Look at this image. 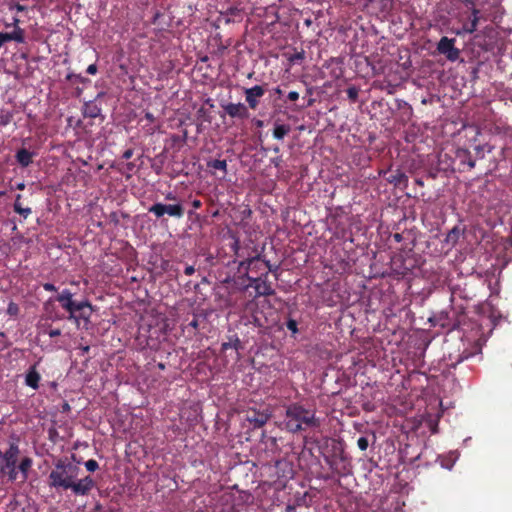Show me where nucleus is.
Listing matches in <instances>:
<instances>
[{
  "instance_id": "obj_1",
  "label": "nucleus",
  "mask_w": 512,
  "mask_h": 512,
  "mask_svg": "<svg viewBox=\"0 0 512 512\" xmlns=\"http://www.w3.org/2000/svg\"><path fill=\"white\" fill-rule=\"evenodd\" d=\"M79 472L78 466L67 459H59L48 475V485L57 492L70 490L75 496H88L96 482L90 475L78 478Z\"/></svg>"
},
{
  "instance_id": "obj_2",
  "label": "nucleus",
  "mask_w": 512,
  "mask_h": 512,
  "mask_svg": "<svg viewBox=\"0 0 512 512\" xmlns=\"http://www.w3.org/2000/svg\"><path fill=\"white\" fill-rule=\"evenodd\" d=\"M285 428L291 433H298L310 428H318L321 421L316 417V411L306 408L301 403L295 402L285 408Z\"/></svg>"
},
{
  "instance_id": "obj_3",
  "label": "nucleus",
  "mask_w": 512,
  "mask_h": 512,
  "mask_svg": "<svg viewBox=\"0 0 512 512\" xmlns=\"http://www.w3.org/2000/svg\"><path fill=\"white\" fill-rule=\"evenodd\" d=\"M327 447H330V451L328 454H323V457L331 471L339 477L350 475L352 473L351 459L346 454L343 444L331 439L327 441Z\"/></svg>"
},
{
  "instance_id": "obj_4",
  "label": "nucleus",
  "mask_w": 512,
  "mask_h": 512,
  "mask_svg": "<svg viewBox=\"0 0 512 512\" xmlns=\"http://www.w3.org/2000/svg\"><path fill=\"white\" fill-rule=\"evenodd\" d=\"M461 3L470 11L469 22L463 24L462 28L456 31L457 35L472 34L477 30L481 11L478 7V0H460Z\"/></svg>"
},
{
  "instance_id": "obj_5",
  "label": "nucleus",
  "mask_w": 512,
  "mask_h": 512,
  "mask_svg": "<svg viewBox=\"0 0 512 512\" xmlns=\"http://www.w3.org/2000/svg\"><path fill=\"white\" fill-rule=\"evenodd\" d=\"M149 213H152L156 218H161L165 214L171 217L180 219L184 216L185 210L182 204H163L160 202L154 203L148 209Z\"/></svg>"
},
{
  "instance_id": "obj_6",
  "label": "nucleus",
  "mask_w": 512,
  "mask_h": 512,
  "mask_svg": "<svg viewBox=\"0 0 512 512\" xmlns=\"http://www.w3.org/2000/svg\"><path fill=\"white\" fill-rule=\"evenodd\" d=\"M75 318H68V320L73 321L77 327H80L81 322H83V327L88 329L91 323V316L94 311L93 305L88 301H80L74 307Z\"/></svg>"
},
{
  "instance_id": "obj_7",
  "label": "nucleus",
  "mask_w": 512,
  "mask_h": 512,
  "mask_svg": "<svg viewBox=\"0 0 512 512\" xmlns=\"http://www.w3.org/2000/svg\"><path fill=\"white\" fill-rule=\"evenodd\" d=\"M248 280L251 282V286L255 288V297L272 296L275 294V290L272 288L271 283L268 281L267 271L258 277H248Z\"/></svg>"
},
{
  "instance_id": "obj_8",
  "label": "nucleus",
  "mask_w": 512,
  "mask_h": 512,
  "mask_svg": "<svg viewBox=\"0 0 512 512\" xmlns=\"http://www.w3.org/2000/svg\"><path fill=\"white\" fill-rule=\"evenodd\" d=\"M455 42V38L443 36L437 43V51L451 62L458 60L460 56V50L455 47Z\"/></svg>"
},
{
  "instance_id": "obj_9",
  "label": "nucleus",
  "mask_w": 512,
  "mask_h": 512,
  "mask_svg": "<svg viewBox=\"0 0 512 512\" xmlns=\"http://www.w3.org/2000/svg\"><path fill=\"white\" fill-rule=\"evenodd\" d=\"M20 450L16 443H10L9 448L5 451V457L0 462V473L5 474L6 471L17 466Z\"/></svg>"
},
{
  "instance_id": "obj_10",
  "label": "nucleus",
  "mask_w": 512,
  "mask_h": 512,
  "mask_svg": "<svg viewBox=\"0 0 512 512\" xmlns=\"http://www.w3.org/2000/svg\"><path fill=\"white\" fill-rule=\"evenodd\" d=\"M221 108L224 110L225 114L230 116L231 118L245 120L250 117V113L248 107L243 103H221Z\"/></svg>"
},
{
  "instance_id": "obj_11",
  "label": "nucleus",
  "mask_w": 512,
  "mask_h": 512,
  "mask_svg": "<svg viewBox=\"0 0 512 512\" xmlns=\"http://www.w3.org/2000/svg\"><path fill=\"white\" fill-rule=\"evenodd\" d=\"M271 414L266 410L249 409L246 412V421H248L253 428H261L270 419Z\"/></svg>"
},
{
  "instance_id": "obj_12",
  "label": "nucleus",
  "mask_w": 512,
  "mask_h": 512,
  "mask_svg": "<svg viewBox=\"0 0 512 512\" xmlns=\"http://www.w3.org/2000/svg\"><path fill=\"white\" fill-rule=\"evenodd\" d=\"M266 90L263 86L255 85L251 88H247L244 91L245 101L248 104V107L251 109H256L259 105V99L264 96Z\"/></svg>"
},
{
  "instance_id": "obj_13",
  "label": "nucleus",
  "mask_w": 512,
  "mask_h": 512,
  "mask_svg": "<svg viewBox=\"0 0 512 512\" xmlns=\"http://www.w3.org/2000/svg\"><path fill=\"white\" fill-rule=\"evenodd\" d=\"M394 271L401 277H406L414 268V261L412 259L394 258L393 261Z\"/></svg>"
},
{
  "instance_id": "obj_14",
  "label": "nucleus",
  "mask_w": 512,
  "mask_h": 512,
  "mask_svg": "<svg viewBox=\"0 0 512 512\" xmlns=\"http://www.w3.org/2000/svg\"><path fill=\"white\" fill-rule=\"evenodd\" d=\"M101 107L95 101L85 102L82 108V114L84 118H97L100 117L101 121L104 120V116L102 115Z\"/></svg>"
},
{
  "instance_id": "obj_15",
  "label": "nucleus",
  "mask_w": 512,
  "mask_h": 512,
  "mask_svg": "<svg viewBox=\"0 0 512 512\" xmlns=\"http://www.w3.org/2000/svg\"><path fill=\"white\" fill-rule=\"evenodd\" d=\"M40 380L41 375L36 369V364L30 366L25 375V384L33 390H37L39 388Z\"/></svg>"
},
{
  "instance_id": "obj_16",
  "label": "nucleus",
  "mask_w": 512,
  "mask_h": 512,
  "mask_svg": "<svg viewBox=\"0 0 512 512\" xmlns=\"http://www.w3.org/2000/svg\"><path fill=\"white\" fill-rule=\"evenodd\" d=\"M249 271L254 272L256 274H263L265 273V266L263 261L261 260L260 255H256L249 258L248 266L246 267V278L251 277L249 275Z\"/></svg>"
},
{
  "instance_id": "obj_17",
  "label": "nucleus",
  "mask_w": 512,
  "mask_h": 512,
  "mask_svg": "<svg viewBox=\"0 0 512 512\" xmlns=\"http://www.w3.org/2000/svg\"><path fill=\"white\" fill-rule=\"evenodd\" d=\"M387 181L395 187L406 188L408 185V176L400 169L392 171L387 177Z\"/></svg>"
},
{
  "instance_id": "obj_18",
  "label": "nucleus",
  "mask_w": 512,
  "mask_h": 512,
  "mask_svg": "<svg viewBox=\"0 0 512 512\" xmlns=\"http://www.w3.org/2000/svg\"><path fill=\"white\" fill-rule=\"evenodd\" d=\"M34 153L25 148H21L16 152L15 158L21 167H28L33 162Z\"/></svg>"
},
{
  "instance_id": "obj_19",
  "label": "nucleus",
  "mask_w": 512,
  "mask_h": 512,
  "mask_svg": "<svg viewBox=\"0 0 512 512\" xmlns=\"http://www.w3.org/2000/svg\"><path fill=\"white\" fill-rule=\"evenodd\" d=\"M291 132V126L289 124L279 123L275 121L273 128V138L276 140H282Z\"/></svg>"
},
{
  "instance_id": "obj_20",
  "label": "nucleus",
  "mask_w": 512,
  "mask_h": 512,
  "mask_svg": "<svg viewBox=\"0 0 512 512\" xmlns=\"http://www.w3.org/2000/svg\"><path fill=\"white\" fill-rule=\"evenodd\" d=\"M56 301H58L61 305V307L66 311L68 312V318H75V313H74V307L76 306V304L78 303L77 301L73 300V299H70V298H64V297H60V296H57Z\"/></svg>"
},
{
  "instance_id": "obj_21",
  "label": "nucleus",
  "mask_w": 512,
  "mask_h": 512,
  "mask_svg": "<svg viewBox=\"0 0 512 512\" xmlns=\"http://www.w3.org/2000/svg\"><path fill=\"white\" fill-rule=\"evenodd\" d=\"M463 234V230L459 226H454L446 235L444 242L454 247L458 241L460 236Z\"/></svg>"
},
{
  "instance_id": "obj_22",
  "label": "nucleus",
  "mask_w": 512,
  "mask_h": 512,
  "mask_svg": "<svg viewBox=\"0 0 512 512\" xmlns=\"http://www.w3.org/2000/svg\"><path fill=\"white\" fill-rule=\"evenodd\" d=\"M32 466V459L29 457H24L19 465L17 466V469L21 472V481L24 482L28 478V471Z\"/></svg>"
},
{
  "instance_id": "obj_23",
  "label": "nucleus",
  "mask_w": 512,
  "mask_h": 512,
  "mask_svg": "<svg viewBox=\"0 0 512 512\" xmlns=\"http://www.w3.org/2000/svg\"><path fill=\"white\" fill-rule=\"evenodd\" d=\"M40 333L48 335L50 338H55L61 335V329L53 328L51 325L43 324L39 327Z\"/></svg>"
},
{
  "instance_id": "obj_24",
  "label": "nucleus",
  "mask_w": 512,
  "mask_h": 512,
  "mask_svg": "<svg viewBox=\"0 0 512 512\" xmlns=\"http://www.w3.org/2000/svg\"><path fill=\"white\" fill-rule=\"evenodd\" d=\"M207 166L209 168L222 171L224 175L227 173L226 160H219V159L211 160V161H208Z\"/></svg>"
},
{
  "instance_id": "obj_25",
  "label": "nucleus",
  "mask_w": 512,
  "mask_h": 512,
  "mask_svg": "<svg viewBox=\"0 0 512 512\" xmlns=\"http://www.w3.org/2000/svg\"><path fill=\"white\" fill-rule=\"evenodd\" d=\"M305 58V51L301 49L300 51H294L292 54H287V59L291 64H299Z\"/></svg>"
},
{
  "instance_id": "obj_26",
  "label": "nucleus",
  "mask_w": 512,
  "mask_h": 512,
  "mask_svg": "<svg viewBox=\"0 0 512 512\" xmlns=\"http://www.w3.org/2000/svg\"><path fill=\"white\" fill-rule=\"evenodd\" d=\"M230 348H233L236 351L242 348L241 341L239 340L238 337H235L233 340H230L229 342H224L221 344L222 351H226Z\"/></svg>"
},
{
  "instance_id": "obj_27",
  "label": "nucleus",
  "mask_w": 512,
  "mask_h": 512,
  "mask_svg": "<svg viewBox=\"0 0 512 512\" xmlns=\"http://www.w3.org/2000/svg\"><path fill=\"white\" fill-rule=\"evenodd\" d=\"M11 34L12 41H15L17 43H24L25 42V30L23 28H17L13 29Z\"/></svg>"
},
{
  "instance_id": "obj_28",
  "label": "nucleus",
  "mask_w": 512,
  "mask_h": 512,
  "mask_svg": "<svg viewBox=\"0 0 512 512\" xmlns=\"http://www.w3.org/2000/svg\"><path fill=\"white\" fill-rule=\"evenodd\" d=\"M13 119V113L7 110H1L0 127L7 126Z\"/></svg>"
},
{
  "instance_id": "obj_29",
  "label": "nucleus",
  "mask_w": 512,
  "mask_h": 512,
  "mask_svg": "<svg viewBox=\"0 0 512 512\" xmlns=\"http://www.w3.org/2000/svg\"><path fill=\"white\" fill-rule=\"evenodd\" d=\"M286 327L289 331H291V336L292 337H295L296 334L299 332V329H298V323L296 320L292 319V318H288L287 321H286Z\"/></svg>"
},
{
  "instance_id": "obj_30",
  "label": "nucleus",
  "mask_w": 512,
  "mask_h": 512,
  "mask_svg": "<svg viewBox=\"0 0 512 512\" xmlns=\"http://www.w3.org/2000/svg\"><path fill=\"white\" fill-rule=\"evenodd\" d=\"M349 100L355 103L358 100L359 89L356 86H350L346 90Z\"/></svg>"
},
{
  "instance_id": "obj_31",
  "label": "nucleus",
  "mask_w": 512,
  "mask_h": 512,
  "mask_svg": "<svg viewBox=\"0 0 512 512\" xmlns=\"http://www.w3.org/2000/svg\"><path fill=\"white\" fill-rule=\"evenodd\" d=\"M7 7L10 11L16 10L18 12H24L28 10V7L25 5H22L20 3H16L14 1H10L7 3Z\"/></svg>"
},
{
  "instance_id": "obj_32",
  "label": "nucleus",
  "mask_w": 512,
  "mask_h": 512,
  "mask_svg": "<svg viewBox=\"0 0 512 512\" xmlns=\"http://www.w3.org/2000/svg\"><path fill=\"white\" fill-rule=\"evenodd\" d=\"M88 472H95L99 468V464L95 459H89L84 463Z\"/></svg>"
},
{
  "instance_id": "obj_33",
  "label": "nucleus",
  "mask_w": 512,
  "mask_h": 512,
  "mask_svg": "<svg viewBox=\"0 0 512 512\" xmlns=\"http://www.w3.org/2000/svg\"><path fill=\"white\" fill-rule=\"evenodd\" d=\"M19 306L15 302L11 301L7 307V314L10 316H17L19 314Z\"/></svg>"
},
{
  "instance_id": "obj_34",
  "label": "nucleus",
  "mask_w": 512,
  "mask_h": 512,
  "mask_svg": "<svg viewBox=\"0 0 512 512\" xmlns=\"http://www.w3.org/2000/svg\"><path fill=\"white\" fill-rule=\"evenodd\" d=\"M4 475H7L8 481H10V482L16 481L18 479L17 466L6 471V473Z\"/></svg>"
},
{
  "instance_id": "obj_35",
  "label": "nucleus",
  "mask_w": 512,
  "mask_h": 512,
  "mask_svg": "<svg viewBox=\"0 0 512 512\" xmlns=\"http://www.w3.org/2000/svg\"><path fill=\"white\" fill-rule=\"evenodd\" d=\"M12 41L10 32H0V48L6 43Z\"/></svg>"
},
{
  "instance_id": "obj_36",
  "label": "nucleus",
  "mask_w": 512,
  "mask_h": 512,
  "mask_svg": "<svg viewBox=\"0 0 512 512\" xmlns=\"http://www.w3.org/2000/svg\"><path fill=\"white\" fill-rule=\"evenodd\" d=\"M360 450L365 451L369 446V441L366 437H360L357 441Z\"/></svg>"
},
{
  "instance_id": "obj_37",
  "label": "nucleus",
  "mask_w": 512,
  "mask_h": 512,
  "mask_svg": "<svg viewBox=\"0 0 512 512\" xmlns=\"http://www.w3.org/2000/svg\"><path fill=\"white\" fill-rule=\"evenodd\" d=\"M6 28L13 27V29L21 28L20 27V19L17 16L12 18L11 23H4Z\"/></svg>"
},
{
  "instance_id": "obj_38",
  "label": "nucleus",
  "mask_w": 512,
  "mask_h": 512,
  "mask_svg": "<svg viewBox=\"0 0 512 512\" xmlns=\"http://www.w3.org/2000/svg\"><path fill=\"white\" fill-rule=\"evenodd\" d=\"M75 128L82 129L85 133H91V129L88 127V124L84 123L83 120H77Z\"/></svg>"
},
{
  "instance_id": "obj_39",
  "label": "nucleus",
  "mask_w": 512,
  "mask_h": 512,
  "mask_svg": "<svg viewBox=\"0 0 512 512\" xmlns=\"http://www.w3.org/2000/svg\"><path fill=\"white\" fill-rule=\"evenodd\" d=\"M67 79L72 81L73 79H75L76 81L80 82V83H85L87 81L86 78H84L83 76L79 75V74H69L67 76Z\"/></svg>"
},
{
  "instance_id": "obj_40",
  "label": "nucleus",
  "mask_w": 512,
  "mask_h": 512,
  "mask_svg": "<svg viewBox=\"0 0 512 512\" xmlns=\"http://www.w3.org/2000/svg\"><path fill=\"white\" fill-rule=\"evenodd\" d=\"M67 79L72 81L73 79H75L76 81L80 82V83H85L87 81L86 78H84L83 76L79 75V74H69L67 76Z\"/></svg>"
},
{
  "instance_id": "obj_41",
  "label": "nucleus",
  "mask_w": 512,
  "mask_h": 512,
  "mask_svg": "<svg viewBox=\"0 0 512 512\" xmlns=\"http://www.w3.org/2000/svg\"><path fill=\"white\" fill-rule=\"evenodd\" d=\"M231 249L233 250L235 255H237V256L239 255V250H240V240H239V238H235L234 239V242L231 245Z\"/></svg>"
},
{
  "instance_id": "obj_42",
  "label": "nucleus",
  "mask_w": 512,
  "mask_h": 512,
  "mask_svg": "<svg viewBox=\"0 0 512 512\" xmlns=\"http://www.w3.org/2000/svg\"><path fill=\"white\" fill-rule=\"evenodd\" d=\"M248 263H249V258L241 261L239 263V266H238V271L241 272L243 271L244 272V277L246 278V267L248 266Z\"/></svg>"
},
{
  "instance_id": "obj_43",
  "label": "nucleus",
  "mask_w": 512,
  "mask_h": 512,
  "mask_svg": "<svg viewBox=\"0 0 512 512\" xmlns=\"http://www.w3.org/2000/svg\"><path fill=\"white\" fill-rule=\"evenodd\" d=\"M17 213L20 214L24 219H26L32 213V210L29 207H23Z\"/></svg>"
},
{
  "instance_id": "obj_44",
  "label": "nucleus",
  "mask_w": 512,
  "mask_h": 512,
  "mask_svg": "<svg viewBox=\"0 0 512 512\" xmlns=\"http://www.w3.org/2000/svg\"><path fill=\"white\" fill-rule=\"evenodd\" d=\"M20 199H21V195L18 194L16 196V199H15V202L13 204V208H14V211L17 213L21 208H23L21 202H20Z\"/></svg>"
},
{
  "instance_id": "obj_45",
  "label": "nucleus",
  "mask_w": 512,
  "mask_h": 512,
  "mask_svg": "<svg viewBox=\"0 0 512 512\" xmlns=\"http://www.w3.org/2000/svg\"><path fill=\"white\" fill-rule=\"evenodd\" d=\"M57 296L73 299L74 293L69 289H63Z\"/></svg>"
},
{
  "instance_id": "obj_46",
  "label": "nucleus",
  "mask_w": 512,
  "mask_h": 512,
  "mask_svg": "<svg viewBox=\"0 0 512 512\" xmlns=\"http://www.w3.org/2000/svg\"><path fill=\"white\" fill-rule=\"evenodd\" d=\"M263 263H264L265 269H267L266 270L267 272H275L278 269V266L271 265L270 261H268V260L267 261L264 260Z\"/></svg>"
},
{
  "instance_id": "obj_47",
  "label": "nucleus",
  "mask_w": 512,
  "mask_h": 512,
  "mask_svg": "<svg viewBox=\"0 0 512 512\" xmlns=\"http://www.w3.org/2000/svg\"><path fill=\"white\" fill-rule=\"evenodd\" d=\"M133 154H134V149H132V148L126 149L122 154V158L125 160H128L133 156Z\"/></svg>"
},
{
  "instance_id": "obj_48",
  "label": "nucleus",
  "mask_w": 512,
  "mask_h": 512,
  "mask_svg": "<svg viewBox=\"0 0 512 512\" xmlns=\"http://www.w3.org/2000/svg\"><path fill=\"white\" fill-rule=\"evenodd\" d=\"M42 286L45 291H49V292L57 291V288L52 283L47 282V283H44Z\"/></svg>"
},
{
  "instance_id": "obj_49",
  "label": "nucleus",
  "mask_w": 512,
  "mask_h": 512,
  "mask_svg": "<svg viewBox=\"0 0 512 512\" xmlns=\"http://www.w3.org/2000/svg\"><path fill=\"white\" fill-rule=\"evenodd\" d=\"M187 327H191L193 328L194 330H197L198 327H199V322H198V319H197V316L194 315V318L191 322L188 323Z\"/></svg>"
},
{
  "instance_id": "obj_50",
  "label": "nucleus",
  "mask_w": 512,
  "mask_h": 512,
  "mask_svg": "<svg viewBox=\"0 0 512 512\" xmlns=\"http://www.w3.org/2000/svg\"><path fill=\"white\" fill-rule=\"evenodd\" d=\"M287 98L290 101H297L299 99V93L297 91H291L288 93Z\"/></svg>"
},
{
  "instance_id": "obj_51",
  "label": "nucleus",
  "mask_w": 512,
  "mask_h": 512,
  "mask_svg": "<svg viewBox=\"0 0 512 512\" xmlns=\"http://www.w3.org/2000/svg\"><path fill=\"white\" fill-rule=\"evenodd\" d=\"M97 70H98V69H97V65H96V64H91V65H89V66L87 67L86 72H87L88 74L94 75V74H96V73H97Z\"/></svg>"
},
{
  "instance_id": "obj_52",
  "label": "nucleus",
  "mask_w": 512,
  "mask_h": 512,
  "mask_svg": "<svg viewBox=\"0 0 512 512\" xmlns=\"http://www.w3.org/2000/svg\"><path fill=\"white\" fill-rule=\"evenodd\" d=\"M392 237H393V239H394V241H395V242L400 243V242H402V241H403V239H404V234H403V233H394V234L392 235Z\"/></svg>"
},
{
  "instance_id": "obj_53",
  "label": "nucleus",
  "mask_w": 512,
  "mask_h": 512,
  "mask_svg": "<svg viewBox=\"0 0 512 512\" xmlns=\"http://www.w3.org/2000/svg\"><path fill=\"white\" fill-rule=\"evenodd\" d=\"M465 154H466V156H468V157H469V159H468V160H467V162H466V163H467V165H468V167H469L470 169H473V168L475 167V164H476V163H475V160L471 159V157H470V153H469V152L465 151Z\"/></svg>"
},
{
  "instance_id": "obj_54",
  "label": "nucleus",
  "mask_w": 512,
  "mask_h": 512,
  "mask_svg": "<svg viewBox=\"0 0 512 512\" xmlns=\"http://www.w3.org/2000/svg\"><path fill=\"white\" fill-rule=\"evenodd\" d=\"M194 272H195V268H194V266H191V265L187 266L184 270V273L188 276H191L192 274H194Z\"/></svg>"
},
{
  "instance_id": "obj_55",
  "label": "nucleus",
  "mask_w": 512,
  "mask_h": 512,
  "mask_svg": "<svg viewBox=\"0 0 512 512\" xmlns=\"http://www.w3.org/2000/svg\"><path fill=\"white\" fill-rule=\"evenodd\" d=\"M191 204L194 209H199L202 206V202L199 199H194Z\"/></svg>"
},
{
  "instance_id": "obj_56",
  "label": "nucleus",
  "mask_w": 512,
  "mask_h": 512,
  "mask_svg": "<svg viewBox=\"0 0 512 512\" xmlns=\"http://www.w3.org/2000/svg\"><path fill=\"white\" fill-rule=\"evenodd\" d=\"M281 158L280 157H276V158H272L271 159V163L275 166V167H279L281 165Z\"/></svg>"
},
{
  "instance_id": "obj_57",
  "label": "nucleus",
  "mask_w": 512,
  "mask_h": 512,
  "mask_svg": "<svg viewBox=\"0 0 512 512\" xmlns=\"http://www.w3.org/2000/svg\"><path fill=\"white\" fill-rule=\"evenodd\" d=\"M166 200L175 201L177 199L176 195L172 192H169L165 195Z\"/></svg>"
},
{
  "instance_id": "obj_58",
  "label": "nucleus",
  "mask_w": 512,
  "mask_h": 512,
  "mask_svg": "<svg viewBox=\"0 0 512 512\" xmlns=\"http://www.w3.org/2000/svg\"><path fill=\"white\" fill-rule=\"evenodd\" d=\"M145 118H146L149 122H154V121H155V117H154V115H153L151 112H146V113H145Z\"/></svg>"
},
{
  "instance_id": "obj_59",
  "label": "nucleus",
  "mask_w": 512,
  "mask_h": 512,
  "mask_svg": "<svg viewBox=\"0 0 512 512\" xmlns=\"http://www.w3.org/2000/svg\"><path fill=\"white\" fill-rule=\"evenodd\" d=\"M70 410H71V407H70L69 403L68 402H64L62 404V412H68Z\"/></svg>"
},
{
  "instance_id": "obj_60",
  "label": "nucleus",
  "mask_w": 512,
  "mask_h": 512,
  "mask_svg": "<svg viewBox=\"0 0 512 512\" xmlns=\"http://www.w3.org/2000/svg\"><path fill=\"white\" fill-rule=\"evenodd\" d=\"M80 349L82 350V353L83 354H86L89 352L90 350V346L86 345V346H81Z\"/></svg>"
},
{
  "instance_id": "obj_61",
  "label": "nucleus",
  "mask_w": 512,
  "mask_h": 512,
  "mask_svg": "<svg viewBox=\"0 0 512 512\" xmlns=\"http://www.w3.org/2000/svg\"><path fill=\"white\" fill-rule=\"evenodd\" d=\"M286 512H296V507L288 505L286 508Z\"/></svg>"
},
{
  "instance_id": "obj_62",
  "label": "nucleus",
  "mask_w": 512,
  "mask_h": 512,
  "mask_svg": "<svg viewBox=\"0 0 512 512\" xmlns=\"http://www.w3.org/2000/svg\"><path fill=\"white\" fill-rule=\"evenodd\" d=\"M274 92H275V94H278V95H281V94H282V90H281V88H280V87H276V88L274 89Z\"/></svg>"
},
{
  "instance_id": "obj_63",
  "label": "nucleus",
  "mask_w": 512,
  "mask_h": 512,
  "mask_svg": "<svg viewBox=\"0 0 512 512\" xmlns=\"http://www.w3.org/2000/svg\"><path fill=\"white\" fill-rule=\"evenodd\" d=\"M415 183L419 186H423L424 182L421 179H415Z\"/></svg>"
},
{
  "instance_id": "obj_64",
  "label": "nucleus",
  "mask_w": 512,
  "mask_h": 512,
  "mask_svg": "<svg viewBox=\"0 0 512 512\" xmlns=\"http://www.w3.org/2000/svg\"><path fill=\"white\" fill-rule=\"evenodd\" d=\"M256 126L257 127H262L263 126V121L262 120H257L256 121Z\"/></svg>"
}]
</instances>
